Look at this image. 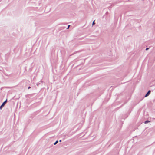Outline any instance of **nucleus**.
I'll use <instances>...</instances> for the list:
<instances>
[{
  "instance_id": "obj_1",
  "label": "nucleus",
  "mask_w": 155,
  "mask_h": 155,
  "mask_svg": "<svg viewBox=\"0 0 155 155\" xmlns=\"http://www.w3.org/2000/svg\"><path fill=\"white\" fill-rule=\"evenodd\" d=\"M7 101V100H6L2 104V105L0 106V109H2V107L4 106L5 104L6 103Z\"/></svg>"
},
{
  "instance_id": "obj_2",
  "label": "nucleus",
  "mask_w": 155,
  "mask_h": 155,
  "mask_svg": "<svg viewBox=\"0 0 155 155\" xmlns=\"http://www.w3.org/2000/svg\"><path fill=\"white\" fill-rule=\"evenodd\" d=\"M150 91L149 90L148 91V92H147V94H146V95L145 96V97H147L150 94Z\"/></svg>"
},
{
  "instance_id": "obj_3",
  "label": "nucleus",
  "mask_w": 155,
  "mask_h": 155,
  "mask_svg": "<svg viewBox=\"0 0 155 155\" xmlns=\"http://www.w3.org/2000/svg\"><path fill=\"white\" fill-rule=\"evenodd\" d=\"M58 140H57L56 141V142L54 143V145H56V144H57L58 143Z\"/></svg>"
},
{
  "instance_id": "obj_4",
  "label": "nucleus",
  "mask_w": 155,
  "mask_h": 155,
  "mask_svg": "<svg viewBox=\"0 0 155 155\" xmlns=\"http://www.w3.org/2000/svg\"><path fill=\"white\" fill-rule=\"evenodd\" d=\"M149 122H150V121H149L147 120V121H145L144 122V123H145V124H147V123H148Z\"/></svg>"
},
{
  "instance_id": "obj_5",
  "label": "nucleus",
  "mask_w": 155,
  "mask_h": 155,
  "mask_svg": "<svg viewBox=\"0 0 155 155\" xmlns=\"http://www.w3.org/2000/svg\"><path fill=\"white\" fill-rule=\"evenodd\" d=\"M95 24L94 21L93 22L92 25H94Z\"/></svg>"
},
{
  "instance_id": "obj_6",
  "label": "nucleus",
  "mask_w": 155,
  "mask_h": 155,
  "mask_svg": "<svg viewBox=\"0 0 155 155\" xmlns=\"http://www.w3.org/2000/svg\"><path fill=\"white\" fill-rule=\"evenodd\" d=\"M70 26V25H68V28H67V29H68L69 28V27Z\"/></svg>"
},
{
  "instance_id": "obj_7",
  "label": "nucleus",
  "mask_w": 155,
  "mask_h": 155,
  "mask_svg": "<svg viewBox=\"0 0 155 155\" xmlns=\"http://www.w3.org/2000/svg\"><path fill=\"white\" fill-rule=\"evenodd\" d=\"M149 48H146V50H147L149 49Z\"/></svg>"
},
{
  "instance_id": "obj_8",
  "label": "nucleus",
  "mask_w": 155,
  "mask_h": 155,
  "mask_svg": "<svg viewBox=\"0 0 155 155\" xmlns=\"http://www.w3.org/2000/svg\"><path fill=\"white\" fill-rule=\"evenodd\" d=\"M31 88V87H29L28 89H29V88Z\"/></svg>"
},
{
  "instance_id": "obj_9",
  "label": "nucleus",
  "mask_w": 155,
  "mask_h": 155,
  "mask_svg": "<svg viewBox=\"0 0 155 155\" xmlns=\"http://www.w3.org/2000/svg\"><path fill=\"white\" fill-rule=\"evenodd\" d=\"M61 140H59V142H61Z\"/></svg>"
}]
</instances>
